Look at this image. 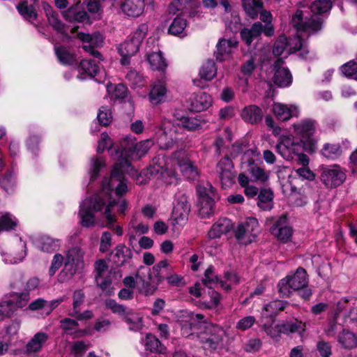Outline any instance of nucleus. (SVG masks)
Listing matches in <instances>:
<instances>
[{"mask_svg":"<svg viewBox=\"0 0 357 357\" xmlns=\"http://www.w3.org/2000/svg\"><path fill=\"white\" fill-rule=\"evenodd\" d=\"M221 6L224 8L226 14H230L232 20L229 21L226 18L225 20V25L231 31H236L241 26L240 19L236 13L232 12L231 6L228 0H222L220 1Z\"/></svg>","mask_w":357,"mask_h":357,"instance_id":"44","label":"nucleus"},{"mask_svg":"<svg viewBox=\"0 0 357 357\" xmlns=\"http://www.w3.org/2000/svg\"><path fill=\"white\" fill-rule=\"evenodd\" d=\"M272 112L278 120L282 121H288L292 117H298L300 113L297 105L281 102H275L272 107Z\"/></svg>","mask_w":357,"mask_h":357,"instance_id":"24","label":"nucleus"},{"mask_svg":"<svg viewBox=\"0 0 357 357\" xmlns=\"http://www.w3.org/2000/svg\"><path fill=\"white\" fill-rule=\"evenodd\" d=\"M143 344L145 347L144 357H160L166 351V347L151 334L146 335Z\"/></svg>","mask_w":357,"mask_h":357,"instance_id":"25","label":"nucleus"},{"mask_svg":"<svg viewBox=\"0 0 357 357\" xmlns=\"http://www.w3.org/2000/svg\"><path fill=\"white\" fill-rule=\"evenodd\" d=\"M181 132L182 128L179 123H175L165 118L155 134L156 142L160 149H169L177 142L178 135Z\"/></svg>","mask_w":357,"mask_h":357,"instance_id":"5","label":"nucleus"},{"mask_svg":"<svg viewBox=\"0 0 357 357\" xmlns=\"http://www.w3.org/2000/svg\"><path fill=\"white\" fill-rule=\"evenodd\" d=\"M107 266L105 261L100 259L96 262V282L103 292H105L107 295H111L113 294V290L110 287L111 282L109 280L105 279L103 278L105 273L107 272Z\"/></svg>","mask_w":357,"mask_h":357,"instance_id":"31","label":"nucleus"},{"mask_svg":"<svg viewBox=\"0 0 357 357\" xmlns=\"http://www.w3.org/2000/svg\"><path fill=\"white\" fill-rule=\"evenodd\" d=\"M238 41L233 38H220L216 45L215 56L217 61H230L238 48Z\"/></svg>","mask_w":357,"mask_h":357,"instance_id":"17","label":"nucleus"},{"mask_svg":"<svg viewBox=\"0 0 357 357\" xmlns=\"http://www.w3.org/2000/svg\"><path fill=\"white\" fill-rule=\"evenodd\" d=\"M15 312L13 299L6 298L0 302V320L11 317Z\"/></svg>","mask_w":357,"mask_h":357,"instance_id":"59","label":"nucleus"},{"mask_svg":"<svg viewBox=\"0 0 357 357\" xmlns=\"http://www.w3.org/2000/svg\"><path fill=\"white\" fill-rule=\"evenodd\" d=\"M19 225L17 218L9 212H0V234L15 230Z\"/></svg>","mask_w":357,"mask_h":357,"instance_id":"42","label":"nucleus"},{"mask_svg":"<svg viewBox=\"0 0 357 357\" xmlns=\"http://www.w3.org/2000/svg\"><path fill=\"white\" fill-rule=\"evenodd\" d=\"M263 32V26L261 22H255L251 29H244L241 31L242 39L247 45H250L255 38L258 37Z\"/></svg>","mask_w":357,"mask_h":357,"instance_id":"50","label":"nucleus"},{"mask_svg":"<svg viewBox=\"0 0 357 357\" xmlns=\"http://www.w3.org/2000/svg\"><path fill=\"white\" fill-rule=\"evenodd\" d=\"M155 41L153 38H149L146 43L145 59L148 62L152 70L164 73L168 66L166 59L158 45H155Z\"/></svg>","mask_w":357,"mask_h":357,"instance_id":"12","label":"nucleus"},{"mask_svg":"<svg viewBox=\"0 0 357 357\" xmlns=\"http://www.w3.org/2000/svg\"><path fill=\"white\" fill-rule=\"evenodd\" d=\"M115 193V187L109 186V178H105L100 192L93 197L84 199L79 204L77 213L79 223L84 227H92L96 225L94 213L105 211L109 200H112V193Z\"/></svg>","mask_w":357,"mask_h":357,"instance_id":"3","label":"nucleus"},{"mask_svg":"<svg viewBox=\"0 0 357 357\" xmlns=\"http://www.w3.org/2000/svg\"><path fill=\"white\" fill-rule=\"evenodd\" d=\"M60 245L61 242L59 239H54L47 236L41 237L37 243L38 249L47 252H52L57 250Z\"/></svg>","mask_w":357,"mask_h":357,"instance_id":"49","label":"nucleus"},{"mask_svg":"<svg viewBox=\"0 0 357 357\" xmlns=\"http://www.w3.org/2000/svg\"><path fill=\"white\" fill-rule=\"evenodd\" d=\"M338 343L345 349H352L357 347V336L350 331L344 329L337 336Z\"/></svg>","mask_w":357,"mask_h":357,"instance_id":"43","label":"nucleus"},{"mask_svg":"<svg viewBox=\"0 0 357 357\" xmlns=\"http://www.w3.org/2000/svg\"><path fill=\"white\" fill-rule=\"evenodd\" d=\"M247 171L256 182L264 183L269 178V172L257 165L252 166Z\"/></svg>","mask_w":357,"mask_h":357,"instance_id":"61","label":"nucleus"},{"mask_svg":"<svg viewBox=\"0 0 357 357\" xmlns=\"http://www.w3.org/2000/svg\"><path fill=\"white\" fill-rule=\"evenodd\" d=\"M135 278L139 294L145 296L153 294L156 290V286L152 283V274L149 268L140 266L136 272Z\"/></svg>","mask_w":357,"mask_h":357,"instance_id":"18","label":"nucleus"},{"mask_svg":"<svg viewBox=\"0 0 357 357\" xmlns=\"http://www.w3.org/2000/svg\"><path fill=\"white\" fill-rule=\"evenodd\" d=\"M210 334L207 337L197 336L205 348L211 349H220L224 346V338L226 337V331L218 326L208 324L206 326Z\"/></svg>","mask_w":357,"mask_h":357,"instance_id":"16","label":"nucleus"},{"mask_svg":"<svg viewBox=\"0 0 357 357\" xmlns=\"http://www.w3.org/2000/svg\"><path fill=\"white\" fill-rule=\"evenodd\" d=\"M80 1L71 6L62 13L63 18L70 22H80L90 24V17L87 13L79 8Z\"/></svg>","mask_w":357,"mask_h":357,"instance_id":"28","label":"nucleus"},{"mask_svg":"<svg viewBox=\"0 0 357 357\" xmlns=\"http://www.w3.org/2000/svg\"><path fill=\"white\" fill-rule=\"evenodd\" d=\"M235 237L241 244L254 241L259 233V223L255 218H248L240 222L235 231Z\"/></svg>","mask_w":357,"mask_h":357,"instance_id":"11","label":"nucleus"},{"mask_svg":"<svg viewBox=\"0 0 357 357\" xmlns=\"http://www.w3.org/2000/svg\"><path fill=\"white\" fill-rule=\"evenodd\" d=\"M342 153V149L338 144H326L321 149V154L329 159H335Z\"/></svg>","mask_w":357,"mask_h":357,"instance_id":"64","label":"nucleus"},{"mask_svg":"<svg viewBox=\"0 0 357 357\" xmlns=\"http://www.w3.org/2000/svg\"><path fill=\"white\" fill-rule=\"evenodd\" d=\"M232 228V223L227 218L218 220L211 227L208 231V238L214 239L220 238L222 234L229 231Z\"/></svg>","mask_w":357,"mask_h":357,"instance_id":"39","label":"nucleus"},{"mask_svg":"<svg viewBox=\"0 0 357 357\" xmlns=\"http://www.w3.org/2000/svg\"><path fill=\"white\" fill-rule=\"evenodd\" d=\"M132 257V250L123 244L118 245L114 249V262L118 265L121 266L128 262Z\"/></svg>","mask_w":357,"mask_h":357,"instance_id":"45","label":"nucleus"},{"mask_svg":"<svg viewBox=\"0 0 357 357\" xmlns=\"http://www.w3.org/2000/svg\"><path fill=\"white\" fill-rule=\"evenodd\" d=\"M187 25V20L181 15H178L169 25L168 32L173 36L184 38L188 36Z\"/></svg>","mask_w":357,"mask_h":357,"instance_id":"40","label":"nucleus"},{"mask_svg":"<svg viewBox=\"0 0 357 357\" xmlns=\"http://www.w3.org/2000/svg\"><path fill=\"white\" fill-rule=\"evenodd\" d=\"M285 305L284 302L279 300L270 302L262 310V318L272 317L277 315L279 312L284 309Z\"/></svg>","mask_w":357,"mask_h":357,"instance_id":"51","label":"nucleus"},{"mask_svg":"<svg viewBox=\"0 0 357 357\" xmlns=\"http://www.w3.org/2000/svg\"><path fill=\"white\" fill-rule=\"evenodd\" d=\"M132 331H137L142 328V317L137 312H129L123 316Z\"/></svg>","mask_w":357,"mask_h":357,"instance_id":"55","label":"nucleus"},{"mask_svg":"<svg viewBox=\"0 0 357 357\" xmlns=\"http://www.w3.org/2000/svg\"><path fill=\"white\" fill-rule=\"evenodd\" d=\"M105 167V162L101 158H91L90 160V166L89 173L91 180H94L97 178L98 173Z\"/></svg>","mask_w":357,"mask_h":357,"instance_id":"62","label":"nucleus"},{"mask_svg":"<svg viewBox=\"0 0 357 357\" xmlns=\"http://www.w3.org/2000/svg\"><path fill=\"white\" fill-rule=\"evenodd\" d=\"M303 46L304 45L299 36L291 38L288 41L284 36H280L274 44L273 53L276 56L281 55L285 50H287V54L294 53L297 50L307 53Z\"/></svg>","mask_w":357,"mask_h":357,"instance_id":"15","label":"nucleus"},{"mask_svg":"<svg viewBox=\"0 0 357 357\" xmlns=\"http://www.w3.org/2000/svg\"><path fill=\"white\" fill-rule=\"evenodd\" d=\"M291 24L298 33H312L321 29V22L317 17H309L302 10H297L293 15Z\"/></svg>","mask_w":357,"mask_h":357,"instance_id":"14","label":"nucleus"},{"mask_svg":"<svg viewBox=\"0 0 357 357\" xmlns=\"http://www.w3.org/2000/svg\"><path fill=\"white\" fill-rule=\"evenodd\" d=\"M216 75L217 67L215 62L212 60L206 61L199 70L200 77L206 81L212 80Z\"/></svg>","mask_w":357,"mask_h":357,"instance_id":"54","label":"nucleus"},{"mask_svg":"<svg viewBox=\"0 0 357 357\" xmlns=\"http://www.w3.org/2000/svg\"><path fill=\"white\" fill-rule=\"evenodd\" d=\"M18 12L26 20L32 21L36 18V13L32 4L27 1L20 3L17 6Z\"/></svg>","mask_w":357,"mask_h":357,"instance_id":"60","label":"nucleus"},{"mask_svg":"<svg viewBox=\"0 0 357 357\" xmlns=\"http://www.w3.org/2000/svg\"><path fill=\"white\" fill-rule=\"evenodd\" d=\"M167 268L172 271V268L167 259L161 260L153 266V277H152V283L154 286H158L165 280V277L162 273V269Z\"/></svg>","mask_w":357,"mask_h":357,"instance_id":"46","label":"nucleus"},{"mask_svg":"<svg viewBox=\"0 0 357 357\" xmlns=\"http://www.w3.org/2000/svg\"><path fill=\"white\" fill-rule=\"evenodd\" d=\"M188 101L190 109L196 112L206 110L213 104L212 97L204 91L193 93L189 98Z\"/></svg>","mask_w":357,"mask_h":357,"instance_id":"23","label":"nucleus"},{"mask_svg":"<svg viewBox=\"0 0 357 357\" xmlns=\"http://www.w3.org/2000/svg\"><path fill=\"white\" fill-rule=\"evenodd\" d=\"M140 45L130 38L119 47V52L121 56V63L122 65H128L130 63V58L135 55L139 50Z\"/></svg>","mask_w":357,"mask_h":357,"instance_id":"36","label":"nucleus"},{"mask_svg":"<svg viewBox=\"0 0 357 357\" xmlns=\"http://www.w3.org/2000/svg\"><path fill=\"white\" fill-rule=\"evenodd\" d=\"M100 74L99 66L91 59H83L78 66L79 79L95 77Z\"/></svg>","mask_w":357,"mask_h":357,"instance_id":"33","label":"nucleus"},{"mask_svg":"<svg viewBox=\"0 0 357 357\" xmlns=\"http://www.w3.org/2000/svg\"><path fill=\"white\" fill-rule=\"evenodd\" d=\"M308 283L307 273L303 268H298L296 273L281 280L278 284L279 291L283 296H289L291 290L305 288Z\"/></svg>","mask_w":357,"mask_h":357,"instance_id":"7","label":"nucleus"},{"mask_svg":"<svg viewBox=\"0 0 357 357\" xmlns=\"http://www.w3.org/2000/svg\"><path fill=\"white\" fill-rule=\"evenodd\" d=\"M294 133L299 137L303 149L313 153L317 149L318 140L314 137L317 130L316 122L310 119H305L292 124Z\"/></svg>","mask_w":357,"mask_h":357,"instance_id":"4","label":"nucleus"},{"mask_svg":"<svg viewBox=\"0 0 357 357\" xmlns=\"http://www.w3.org/2000/svg\"><path fill=\"white\" fill-rule=\"evenodd\" d=\"M190 210V204L186 197H181L172 211V220L174 226L183 227L185 225L188 221Z\"/></svg>","mask_w":357,"mask_h":357,"instance_id":"21","label":"nucleus"},{"mask_svg":"<svg viewBox=\"0 0 357 357\" xmlns=\"http://www.w3.org/2000/svg\"><path fill=\"white\" fill-rule=\"evenodd\" d=\"M84 251L81 248L75 246L66 253V259L63 269L59 274V280L66 282L77 271L84 268Z\"/></svg>","mask_w":357,"mask_h":357,"instance_id":"6","label":"nucleus"},{"mask_svg":"<svg viewBox=\"0 0 357 357\" xmlns=\"http://www.w3.org/2000/svg\"><path fill=\"white\" fill-rule=\"evenodd\" d=\"M148 231L149 226L139 221L137 216L133 215L127 229L130 244L132 245L136 241L137 236L146 234Z\"/></svg>","mask_w":357,"mask_h":357,"instance_id":"32","label":"nucleus"},{"mask_svg":"<svg viewBox=\"0 0 357 357\" xmlns=\"http://www.w3.org/2000/svg\"><path fill=\"white\" fill-rule=\"evenodd\" d=\"M261 0H243L244 10L252 18H255L262 8Z\"/></svg>","mask_w":357,"mask_h":357,"instance_id":"56","label":"nucleus"},{"mask_svg":"<svg viewBox=\"0 0 357 357\" xmlns=\"http://www.w3.org/2000/svg\"><path fill=\"white\" fill-rule=\"evenodd\" d=\"M107 148H108V149H109V153L110 155L115 160V163H114V167H113V169H114L116 165L118 163V160H119L118 156L116 155V151H117L119 150L120 151H121L122 149H121L120 144L117 149L113 147V144H112V141L111 138L109 137V135L106 132H103L101 134L100 139L98 143L97 152L102 153Z\"/></svg>","mask_w":357,"mask_h":357,"instance_id":"37","label":"nucleus"},{"mask_svg":"<svg viewBox=\"0 0 357 357\" xmlns=\"http://www.w3.org/2000/svg\"><path fill=\"white\" fill-rule=\"evenodd\" d=\"M168 98V89L165 79H157L150 86L148 98L153 105L165 102Z\"/></svg>","mask_w":357,"mask_h":357,"instance_id":"19","label":"nucleus"},{"mask_svg":"<svg viewBox=\"0 0 357 357\" xmlns=\"http://www.w3.org/2000/svg\"><path fill=\"white\" fill-rule=\"evenodd\" d=\"M122 151H116L118 156V163L114 169H112L111 176L109 178V186L115 187V194L121 196L128 190L123 174L127 173L134 176L135 170L131 165L133 160H139L146 155L153 145L151 139L136 142V138L132 135H127L120 141Z\"/></svg>","mask_w":357,"mask_h":357,"instance_id":"1","label":"nucleus"},{"mask_svg":"<svg viewBox=\"0 0 357 357\" xmlns=\"http://www.w3.org/2000/svg\"><path fill=\"white\" fill-rule=\"evenodd\" d=\"M107 90L112 99L121 100L127 95V88L121 84L117 85L107 84Z\"/></svg>","mask_w":357,"mask_h":357,"instance_id":"63","label":"nucleus"},{"mask_svg":"<svg viewBox=\"0 0 357 357\" xmlns=\"http://www.w3.org/2000/svg\"><path fill=\"white\" fill-rule=\"evenodd\" d=\"M241 116L244 121L254 124L261 121L263 112L260 107L252 105L246 106L242 109Z\"/></svg>","mask_w":357,"mask_h":357,"instance_id":"38","label":"nucleus"},{"mask_svg":"<svg viewBox=\"0 0 357 357\" xmlns=\"http://www.w3.org/2000/svg\"><path fill=\"white\" fill-rule=\"evenodd\" d=\"M239 282L240 278L236 273L227 271L225 273L223 279L220 280V284L225 290L229 291Z\"/></svg>","mask_w":357,"mask_h":357,"instance_id":"58","label":"nucleus"},{"mask_svg":"<svg viewBox=\"0 0 357 357\" xmlns=\"http://www.w3.org/2000/svg\"><path fill=\"white\" fill-rule=\"evenodd\" d=\"M175 119L178 120L182 128V130L183 129H186L190 131H194L202 128V121L197 116L195 117H189V116H181L179 117L176 114H174Z\"/></svg>","mask_w":357,"mask_h":357,"instance_id":"47","label":"nucleus"},{"mask_svg":"<svg viewBox=\"0 0 357 357\" xmlns=\"http://www.w3.org/2000/svg\"><path fill=\"white\" fill-rule=\"evenodd\" d=\"M273 193L270 189H261L258 194V206L264 211L271 210L273 208Z\"/></svg>","mask_w":357,"mask_h":357,"instance_id":"48","label":"nucleus"},{"mask_svg":"<svg viewBox=\"0 0 357 357\" xmlns=\"http://www.w3.org/2000/svg\"><path fill=\"white\" fill-rule=\"evenodd\" d=\"M302 144L291 134L281 135L275 146L276 151L284 160H291L300 151Z\"/></svg>","mask_w":357,"mask_h":357,"instance_id":"10","label":"nucleus"},{"mask_svg":"<svg viewBox=\"0 0 357 357\" xmlns=\"http://www.w3.org/2000/svg\"><path fill=\"white\" fill-rule=\"evenodd\" d=\"M176 162L181 172L187 178L195 179L198 175V171L190 161L185 152L178 151L174 153L173 158H167L158 156L153 161V165L144 171L137 178V182L139 184H144L147 180L141 178L149 176L151 178H157L162 179L167 184H174L177 183L178 175L175 172L174 164Z\"/></svg>","mask_w":357,"mask_h":357,"instance_id":"2","label":"nucleus"},{"mask_svg":"<svg viewBox=\"0 0 357 357\" xmlns=\"http://www.w3.org/2000/svg\"><path fill=\"white\" fill-rule=\"evenodd\" d=\"M199 195V214L203 218L213 213L215 190L209 183H203L197 186Z\"/></svg>","mask_w":357,"mask_h":357,"instance_id":"9","label":"nucleus"},{"mask_svg":"<svg viewBox=\"0 0 357 357\" xmlns=\"http://www.w3.org/2000/svg\"><path fill=\"white\" fill-rule=\"evenodd\" d=\"M59 61L63 65H70L75 61V56L64 47H55Z\"/></svg>","mask_w":357,"mask_h":357,"instance_id":"57","label":"nucleus"},{"mask_svg":"<svg viewBox=\"0 0 357 357\" xmlns=\"http://www.w3.org/2000/svg\"><path fill=\"white\" fill-rule=\"evenodd\" d=\"M259 153L255 147L244 150L241 158V167L248 170V168L255 165V161L258 159Z\"/></svg>","mask_w":357,"mask_h":357,"instance_id":"52","label":"nucleus"},{"mask_svg":"<svg viewBox=\"0 0 357 357\" xmlns=\"http://www.w3.org/2000/svg\"><path fill=\"white\" fill-rule=\"evenodd\" d=\"M177 321L181 327V333L185 337H194L193 331L200 324H206L204 316L188 310H181L176 314Z\"/></svg>","mask_w":357,"mask_h":357,"instance_id":"8","label":"nucleus"},{"mask_svg":"<svg viewBox=\"0 0 357 357\" xmlns=\"http://www.w3.org/2000/svg\"><path fill=\"white\" fill-rule=\"evenodd\" d=\"M79 324L75 320L65 318L60 321L61 328L67 334L73 335L74 337H81L86 334L84 330H78Z\"/></svg>","mask_w":357,"mask_h":357,"instance_id":"41","label":"nucleus"},{"mask_svg":"<svg viewBox=\"0 0 357 357\" xmlns=\"http://www.w3.org/2000/svg\"><path fill=\"white\" fill-rule=\"evenodd\" d=\"M49 337V335L45 332L39 331L36 333L26 344V352L28 354H36L40 352L47 342Z\"/></svg>","mask_w":357,"mask_h":357,"instance_id":"35","label":"nucleus"},{"mask_svg":"<svg viewBox=\"0 0 357 357\" xmlns=\"http://www.w3.org/2000/svg\"><path fill=\"white\" fill-rule=\"evenodd\" d=\"M116 204L117 203L114 199L109 200L102 213V215L106 221V227L112 230L117 236H122L123 233L122 227L114 225L117 218L113 212V208Z\"/></svg>","mask_w":357,"mask_h":357,"instance_id":"34","label":"nucleus"},{"mask_svg":"<svg viewBox=\"0 0 357 357\" xmlns=\"http://www.w3.org/2000/svg\"><path fill=\"white\" fill-rule=\"evenodd\" d=\"M216 171L219 174L222 187L227 188L231 185L234 178V165L228 157H225L218 162Z\"/></svg>","mask_w":357,"mask_h":357,"instance_id":"22","label":"nucleus"},{"mask_svg":"<svg viewBox=\"0 0 357 357\" xmlns=\"http://www.w3.org/2000/svg\"><path fill=\"white\" fill-rule=\"evenodd\" d=\"M77 38L83 43L82 48L96 58L102 60V56L99 52L94 50L96 47L102 46L104 37L100 33H94L92 35L79 33Z\"/></svg>","mask_w":357,"mask_h":357,"instance_id":"20","label":"nucleus"},{"mask_svg":"<svg viewBox=\"0 0 357 357\" xmlns=\"http://www.w3.org/2000/svg\"><path fill=\"white\" fill-rule=\"evenodd\" d=\"M144 0H122L120 8L123 15L128 17H138L144 11Z\"/></svg>","mask_w":357,"mask_h":357,"instance_id":"27","label":"nucleus"},{"mask_svg":"<svg viewBox=\"0 0 357 357\" xmlns=\"http://www.w3.org/2000/svg\"><path fill=\"white\" fill-rule=\"evenodd\" d=\"M89 347V342L82 340L73 342L70 344L69 357H83Z\"/></svg>","mask_w":357,"mask_h":357,"instance_id":"53","label":"nucleus"},{"mask_svg":"<svg viewBox=\"0 0 357 357\" xmlns=\"http://www.w3.org/2000/svg\"><path fill=\"white\" fill-rule=\"evenodd\" d=\"M271 234L279 241L287 243L290 241L292 236V229L287 222V218L281 216L271 228Z\"/></svg>","mask_w":357,"mask_h":357,"instance_id":"26","label":"nucleus"},{"mask_svg":"<svg viewBox=\"0 0 357 357\" xmlns=\"http://www.w3.org/2000/svg\"><path fill=\"white\" fill-rule=\"evenodd\" d=\"M320 179L326 187L334 188L344 182L346 172L337 165H324L321 168Z\"/></svg>","mask_w":357,"mask_h":357,"instance_id":"13","label":"nucleus"},{"mask_svg":"<svg viewBox=\"0 0 357 357\" xmlns=\"http://www.w3.org/2000/svg\"><path fill=\"white\" fill-rule=\"evenodd\" d=\"M26 243L21 238L17 240L15 248L9 253L2 252L1 256L6 264H17L22 261L26 256Z\"/></svg>","mask_w":357,"mask_h":357,"instance_id":"30","label":"nucleus"},{"mask_svg":"<svg viewBox=\"0 0 357 357\" xmlns=\"http://www.w3.org/2000/svg\"><path fill=\"white\" fill-rule=\"evenodd\" d=\"M283 61L278 59L275 61L274 82L280 87H287L292 82V76L289 70L283 66Z\"/></svg>","mask_w":357,"mask_h":357,"instance_id":"29","label":"nucleus"}]
</instances>
